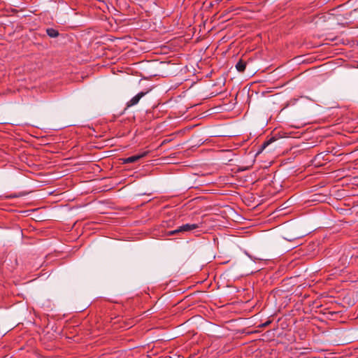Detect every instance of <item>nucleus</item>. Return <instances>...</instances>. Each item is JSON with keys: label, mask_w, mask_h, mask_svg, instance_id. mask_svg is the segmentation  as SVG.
<instances>
[{"label": "nucleus", "mask_w": 358, "mask_h": 358, "mask_svg": "<svg viewBox=\"0 0 358 358\" xmlns=\"http://www.w3.org/2000/svg\"><path fill=\"white\" fill-rule=\"evenodd\" d=\"M147 153H148L147 152H143L141 154L135 155L124 158V159H123V163L124 164H130V163L136 162L138 160H139L140 159L146 156Z\"/></svg>", "instance_id": "1"}, {"label": "nucleus", "mask_w": 358, "mask_h": 358, "mask_svg": "<svg viewBox=\"0 0 358 358\" xmlns=\"http://www.w3.org/2000/svg\"><path fill=\"white\" fill-rule=\"evenodd\" d=\"M179 233V229L167 231V235L171 236Z\"/></svg>", "instance_id": "7"}, {"label": "nucleus", "mask_w": 358, "mask_h": 358, "mask_svg": "<svg viewBox=\"0 0 358 358\" xmlns=\"http://www.w3.org/2000/svg\"><path fill=\"white\" fill-rule=\"evenodd\" d=\"M183 70H185V71L187 70V66H185L184 69H181L180 72H182Z\"/></svg>", "instance_id": "8"}, {"label": "nucleus", "mask_w": 358, "mask_h": 358, "mask_svg": "<svg viewBox=\"0 0 358 358\" xmlns=\"http://www.w3.org/2000/svg\"><path fill=\"white\" fill-rule=\"evenodd\" d=\"M147 92H141L131 99L127 103V107H131L136 105L140 99L146 94Z\"/></svg>", "instance_id": "2"}, {"label": "nucleus", "mask_w": 358, "mask_h": 358, "mask_svg": "<svg viewBox=\"0 0 358 358\" xmlns=\"http://www.w3.org/2000/svg\"><path fill=\"white\" fill-rule=\"evenodd\" d=\"M275 141V138H271L269 140L265 141L262 145V150L265 149L268 145H270L271 143L274 142Z\"/></svg>", "instance_id": "6"}, {"label": "nucleus", "mask_w": 358, "mask_h": 358, "mask_svg": "<svg viewBox=\"0 0 358 358\" xmlns=\"http://www.w3.org/2000/svg\"><path fill=\"white\" fill-rule=\"evenodd\" d=\"M199 227V224H185L180 225V234L185 232H191Z\"/></svg>", "instance_id": "3"}, {"label": "nucleus", "mask_w": 358, "mask_h": 358, "mask_svg": "<svg viewBox=\"0 0 358 358\" xmlns=\"http://www.w3.org/2000/svg\"><path fill=\"white\" fill-rule=\"evenodd\" d=\"M46 33H47L48 36H49L51 38H56L59 36L58 31L55 29H52V28L47 29Z\"/></svg>", "instance_id": "5"}, {"label": "nucleus", "mask_w": 358, "mask_h": 358, "mask_svg": "<svg viewBox=\"0 0 358 358\" xmlns=\"http://www.w3.org/2000/svg\"><path fill=\"white\" fill-rule=\"evenodd\" d=\"M246 67V62L243 59H240L236 64V69L239 72H243Z\"/></svg>", "instance_id": "4"}]
</instances>
